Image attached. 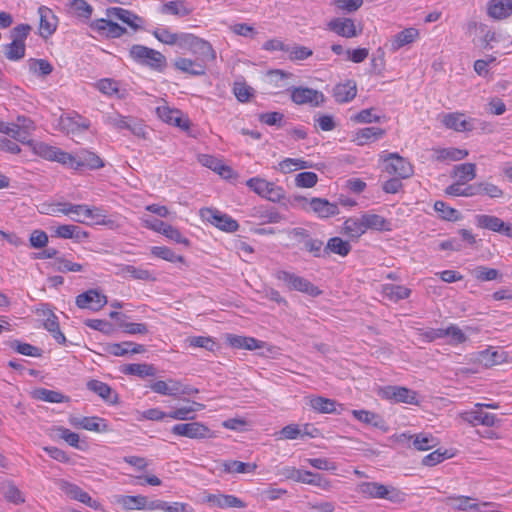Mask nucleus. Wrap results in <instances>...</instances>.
Wrapping results in <instances>:
<instances>
[{
  "label": "nucleus",
  "instance_id": "25",
  "mask_svg": "<svg viewBox=\"0 0 512 512\" xmlns=\"http://www.w3.org/2000/svg\"><path fill=\"white\" fill-rule=\"evenodd\" d=\"M106 15L108 17H114L124 22L132 29H139L140 25L137 22H142V19L134 14L133 12L126 10L121 7H110L106 10Z\"/></svg>",
  "mask_w": 512,
  "mask_h": 512
},
{
  "label": "nucleus",
  "instance_id": "55",
  "mask_svg": "<svg viewBox=\"0 0 512 512\" xmlns=\"http://www.w3.org/2000/svg\"><path fill=\"white\" fill-rule=\"evenodd\" d=\"M5 47V56L7 59L17 61L25 56V43L12 40L10 44Z\"/></svg>",
  "mask_w": 512,
  "mask_h": 512
},
{
  "label": "nucleus",
  "instance_id": "9",
  "mask_svg": "<svg viewBox=\"0 0 512 512\" xmlns=\"http://www.w3.org/2000/svg\"><path fill=\"white\" fill-rule=\"evenodd\" d=\"M174 435L191 439H205L212 436L211 430L200 422L180 423L171 428Z\"/></svg>",
  "mask_w": 512,
  "mask_h": 512
},
{
  "label": "nucleus",
  "instance_id": "18",
  "mask_svg": "<svg viewBox=\"0 0 512 512\" xmlns=\"http://www.w3.org/2000/svg\"><path fill=\"white\" fill-rule=\"evenodd\" d=\"M328 29L345 38H353L358 35L355 23L350 18H334L328 23Z\"/></svg>",
  "mask_w": 512,
  "mask_h": 512
},
{
  "label": "nucleus",
  "instance_id": "10",
  "mask_svg": "<svg viewBox=\"0 0 512 512\" xmlns=\"http://www.w3.org/2000/svg\"><path fill=\"white\" fill-rule=\"evenodd\" d=\"M475 222L479 228L501 233L509 238H512V225L504 222L497 216L478 214L475 216Z\"/></svg>",
  "mask_w": 512,
  "mask_h": 512
},
{
  "label": "nucleus",
  "instance_id": "16",
  "mask_svg": "<svg viewBox=\"0 0 512 512\" xmlns=\"http://www.w3.org/2000/svg\"><path fill=\"white\" fill-rule=\"evenodd\" d=\"M90 28L100 36L107 38H119L126 33V28L116 22L104 18L97 19L90 24Z\"/></svg>",
  "mask_w": 512,
  "mask_h": 512
},
{
  "label": "nucleus",
  "instance_id": "6",
  "mask_svg": "<svg viewBox=\"0 0 512 512\" xmlns=\"http://www.w3.org/2000/svg\"><path fill=\"white\" fill-rule=\"evenodd\" d=\"M381 158H383L385 163V171L388 174L396 175L402 179H407L412 176V165L398 153H389L386 156L381 155Z\"/></svg>",
  "mask_w": 512,
  "mask_h": 512
},
{
  "label": "nucleus",
  "instance_id": "60",
  "mask_svg": "<svg viewBox=\"0 0 512 512\" xmlns=\"http://www.w3.org/2000/svg\"><path fill=\"white\" fill-rule=\"evenodd\" d=\"M70 7L80 18L88 20L92 16L93 7L85 0H73L70 3Z\"/></svg>",
  "mask_w": 512,
  "mask_h": 512
},
{
  "label": "nucleus",
  "instance_id": "7",
  "mask_svg": "<svg viewBox=\"0 0 512 512\" xmlns=\"http://www.w3.org/2000/svg\"><path fill=\"white\" fill-rule=\"evenodd\" d=\"M107 296L98 289H89L79 294L75 299V304L80 309H89L97 312L107 304Z\"/></svg>",
  "mask_w": 512,
  "mask_h": 512
},
{
  "label": "nucleus",
  "instance_id": "22",
  "mask_svg": "<svg viewBox=\"0 0 512 512\" xmlns=\"http://www.w3.org/2000/svg\"><path fill=\"white\" fill-rule=\"evenodd\" d=\"M174 67L191 76H202L206 73V67L201 61L197 59L192 60L189 58L179 57L174 61Z\"/></svg>",
  "mask_w": 512,
  "mask_h": 512
},
{
  "label": "nucleus",
  "instance_id": "43",
  "mask_svg": "<svg viewBox=\"0 0 512 512\" xmlns=\"http://www.w3.org/2000/svg\"><path fill=\"white\" fill-rule=\"evenodd\" d=\"M465 184L466 183L455 182V183L449 185L445 189V193L447 195H451V196H463V197L476 196L478 193V191L476 189V183L464 187Z\"/></svg>",
  "mask_w": 512,
  "mask_h": 512
},
{
  "label": "nucleus",
  "instance_id": "13",
  "mask_svg": "<svg viewBox=\"0 0 512 512\" xmlns=\"http://www.w3.org/2000/svg\"><path fill=\"white\" fill-rule=\"evenodd\" d=\"M397 440L403 444L406 442H411V444H408V446H412L418 451H426L434 448L437 445L436 438L428 433H419L415 435L402 433L397 437Z\"/></svg>",
  "mask_w": 512,
  "mask_h": 512
},
{
  "label": "nucleus",
  "instance_id": "27",
  "mask_svg": "<svg viewBox=\"0 0 512 512\" xmlns=\"http://www.w3.org/2000/svg\"><path fill=\"white\" fill-rule=\"evenodd\" d=\"M312 211L320 218H328L339 213L338 206L323 198H312L309 201Z\"/></svg>",
  "mask_w": 512,
  "mask_h": 512
},
{
  "label": "nucleus",
  "instance_id": "30",
  "mask_svg": "<svg viewBox=\"0 0 512 512\" xmlns=\"http://www.w3.org/2000/svg\"><path fill=\"white\" fill-rule=\"evenodd\" d=\"M356 93V83L352 80L338 84L333 89V96L338 103H345L353 100Z\"/></svg>",
  "mask_w": 512,
  "mask_h": 512
},
{
  "label": "nucleus",
  "instance_id": "49",
  "mask_svg": "<svg viewBox=\"0 0 512 512\" xmlns=\"http://www.w3.org/2000/svg\"><path fill=\"white\" fill-rule=\"evenodd\" d=\"M302 245V249L313 257L325 258V246L322 240L310 236Z\"/></svg>",
  "mask_w": 512,
  "mask_h": 512
},
{
  "label": "nucleus",
  "instance_id": "20",
  "mask_svg": "<svg viewBox=\"0 0 512 512\" xmlns=\"http://www.w3.org/2000/svg\"><path fill=\"white\" fill-rule=\"evenodd\" d=\"M206 501L213 507L225 509V508H244L246 504L238 497L234 495L224 494H209L206 497Z\"/></svg>",
  "mask_w": 512,
  "mask_h": 512
},
{
  "label": "nucleus",
  "instance_id": "36",
  "mask_svg": "<svg viewBox=\"0 0 512 512\" xmlns=\"http://www.w3.org/2000/svg\"><path fill=\"white\" fill-rule=\"evenodd\" d=\"M364 221V227L367 231L368 229L377 230V231H389L391 230V224L388 220L378 214H370L365 213L362 215Z\"/></svg>",
  "mask_w": 512,
  "mask_h": 512
},
{
  "label": "nucleus",
  "instance_id": "50",
  "mask_svg": "<svg viewBox=\"0 0 512 512\" xmlns=\"http://www.w3.org/2000/svg\"><path fill=\"white\" fill-rule=\"evenodd\" d=\"M310 406L319 413H332L336 410V402L334 400L321 396L311 398Z\"/></svg>",
  "mask_w": 512,
  "mask_h": 512
},
{
  "label": "nucleus",
  "instance_id": "19",
  "mask_svg": "<svg viewBox=\"0 0 512 512\" xmlns=\"http://www.w3.org/2000/svg\"><path fill=\"white\" fill-rule=\"evenodd\" d=\"M443 124L457 132L472 131L474 129L473 120H467L462 113H448L443 116Z\"/></svg>",
  "mask_w": 512,
  "mask_h": 512
},
{
  "label": "nucleus",
  "instance_id": "11",
  "mask_svg": "<svg viewBox=\"0 0 512 512\" xmlns=\"http://www.w3.org/2000/svg\"><path fill=\"white\" fill-rule=\"evenodd\" d=\"M382 398L406 404H417V393L402 386H385L380 389Z\"/></svg>",
  "mask_w": 512,
  "mask_h": 512
},
{
  "label": "nucleus",
  "instance_id": "29",
  "mask_svg": "<svg viewBox=\"0 0 512 512\" xmlns=\"http://www.w3.org/2000/svg\"><path fill=\"white\" fill-rule=\"evenodd\" d=\"M227 341L233 348L256 350L265 346V342L260 341L254 337H246L239 335H228Z\"/></svg>",
  "mask_w": 512,
  "mask_h": 512
},
{
  "label": "nucleus",
  "instance_id": "4",
  "mask_svg": "<svg viewBox=\"0 0 512 512\" xmlns=\"http://www.w3.org/2000/svg\"><path fill=\"white\" fill-rule=\"evenodd\" d=\"M33 152L44 159L56 161L64 166L77 170L76 154L72 155L46 143L33 144Z\"/></svg>",
  "mask_w": 512,
  "mask_h": 512
},
{
  "label": "nucleus",
  "instance_id": "44",
  "mask_svg": "<svg viewBox=\"0 0 512 512\" xmlns=\"http://www.w3.org/2000/svg\"><path fill=\"white\" fill-rule=\"evenodd\" d=\"M385 134V130L379 127H366L360 129L356 133V141L358 145H364L371 140L381 138Z\"/></svg>",
  "mask_w": 512,
  "mask_h": 512
},
{
  "label": "nucleus",
  "instance_id": "26",
  "mask_svg": "<svg viewBox=\"0 0 512 512\" xmlns=\"http://www.w3.org/2000/svg\"><path fill=\"white\" fill-rule=\"evenodd\" d=\"M191 52L197 55L196 59L201 61L205 67L207 63L213 62L216 59V52L212 45L208 41L199 37L197 38Z\"/></svg>",
  "mask_w": 512,
  "mask_h": 512
},
{
  "label": "nucleus",
  "instance_id": "52",
  "mask_svg": "<svg viewBox=\"0 0 512 512\" xmlns=\"http://www.w3.org/2000/svg\"><path fill=\"white\" fill-rule=\"evenodd\" d=\"M437 156V160H452V161H459L467 157L468 151L457 149V148H443V149H437L435 150Z\"/></svg>",
  "mask_w": 512,
  "mask_h": 512
},
{
  "label": "nucleus",
  "instance_id": "2",
  "mask_svg": "<svg viewBox=\"0 0 512 512\" xmlns=\"http://www.w3.org/2000/svg\"><path fill=\"white\" fill-rule=\"evenodd\" d=\"M275 277L283 282L291 291H298L312 297H317L322 293V291L308 279L295 273L286 270H278L275 272Z\"/></svg>",
  "mask_w": 512,
  "mask_h": 512
},
{
  "label": "nucleus",
  "instance_id": "21",
  "mask_svg": "<svg viewBox=\"0 0 512 512\" xmlns=\"http://www.w3.org/2000/svg\"><path fill=\"white\" fill-rule=\"evenodd\" d=\"M418 38H419L418 29L413 28V27L406 28L391 38L390 50L392 52H396L399 49H401L402 47L415 42Z\"/></svg>",
  "mask_w": 512,
  "mask_h": 512
},
{
  "label": "nucleus",
  "instance_id": "24",
  "mask_svg": "<svg viewBox=\"0 0 512 512\" xmlns=\"http://www.w3.org/2000/svg\"><path fill=\"white\" fill-rule=\"evenodd\" d=\"M77 156V170L87 168L90 170H97L104 167V161L94 152L89 150H80L76 153Z\"/></svg>",
  "mask_w": 512,
  "mask_h": 512
},
{
  "label": "nucleus",
  "instance_id": "51",
  "mask_svg": "<svg viewBox=\"0 0 512 512\" xmlns=\"http://www.w3.org/2000/svg\"><path fill=\"white\" fill-rule=\"evenodd\" d=\"M470 273L476 280L481 282L496 280L501 276L498 270L486 266H477Z\"/></svg>",
  "mask_w": 512,
  "mask_h": 512
},
{
  "label": "nucleus",
  "instance_id": "8",
  "mask_svg": "<svg viewBox=\"0 0 512 512\" xmlns=\"http://www.w3.org/2000/svg\"><path fill=\"white\" fill-rule=\"evenodd\" d=\"M291 100L297 105L309 104L313 107L321 106L325 97L318 90L308 87H293L291 89Z\"/></svg>",
  "mask_w": 512,
  "mask_h": 512
},
{
  "label": "nucleus",
  "instance_id": "63",
  "mask_svg": "<svg viewBox=\"0 0 512 512\" xmlns=\"http://www.w3.org/2000/svg\"><path fill=\"white\" fill-rule=\"evenodd\" d=\"M127 116H123L118 112L106 113L103 116V122L117 130H124L126 126Z\"/></svg>",
  "mask_w": 512,
  "mask_h": 512
},
{
  "label": "nucleus",
  "instance_id": "15",
  "mask_svg": "<svg viewBox=\"0 0 512 512\" xmlns=\"http://www.w3.org/2000/svg\"><path fill=\"white\" fill-rule=\"evenodd\" d=\"M458 417L471 426H486L492 427L497 421L495 414L483 412L481 408H475L470 411H463L458 414Z\"/></svg>",
  "mask_w": 512,
  "mask_h": 512
},
{
  "label": "nucleus",
  "instance_id": "53",
  "mask_svg": "<svg viewBox=\"0 0 512 512\" xmlns=\"http://www.w3.org/2000/svg\"><path fill=\"white\" fill-rule=\"evenodd\" d=\"M30 72L38 76H47L53 71V66L45 59L28 60Z\"/></svg>",
  "mask_w": 512,
  "mask_h": 512
},
{
  "label": "nucleus",
  "instance_id": "23",
  "mask_svg": "<svg viewBox=\"0 0 512 512\" xmlns=\"http://www.w3.org/2000/svg\"><path fill=\"white\" fill-rule=\"evenodd\" d=\"M446 503L459 511H482V507L488 506V503L478 504L468 496H451L447 498Z\"/></svg>",
  "mask_w": 512,
  "mask_h": 512
},
{
  "label": "nucleus",
  "instance_id": "48",
  "mask_svg": "<svg viewBox=\"0 0 512 512\" xmlns=\"http://www.w3.org/2000/svg\"><path fill=\"white\" fill-rule=\"evenodd\" d=\"M44 327L47 331H49L52 334L53 338L58 343L64 344L66 342V338L60 330L58 318L55 314H49V316L44 321Z\"/></svg>",
  "mask_w": 512,
  "mask_h": 512
},
{
  "label": "nucleus",
  "instance_id": "42",
  "mask_svg": "<svg viewBox=\"0 0 512 512\" xmlns=\"http://www.w3.org/2000/svg\"><path fill=\"white\" fill-rule=\"evenodd\" d=\"M453 174L457 177V182H470L476 178V165L474 163L456 165Z\"/></svg>",
  "mask_w": 512,
  "mask_h": 512
},
{
  "label": "nucleus",
  "instance_id": "33",
  "mask_svg": "<svg viewBox=\"0 0 512 512\" xmlns=\"http://www.w3.org/2000/svg\"><path fill=\"white\" fill-rule=\"evenodd\" d=\"M147 498L142 495H116L115 503L121 505L124 510H141L147 506Z\"/></svg>",
  "mask_w": 512,
  "mask_h": 512
},
{
  "label": "nucleus",
  "instance_id": "59",
  "mask_svg": "<svg viewBox=\"0 0 512 512\" xmlns=\"http://www.w3.org/2000/svg\"><path fill=\"white\" fill-rule=\"evenodd\" d=\"M434 209L436 212L440 214V216L448 221H456L460 218V213L458 210L448 206L443 201H436L434 204Z\"/></svg>",
  "mask_w": 512,
  "mask_h": 512
},
{
  "label": "nucleus",
  "instance_id": "17",
  "mask_svg": "<svg viewBox=\"0 0 512 512\" xmlns=\"http://www.w3.org/2000/svg\"><path fill=\"white\" fill-rule=\"evenodd\" d=\"M38 14L40 17L39 34L46 39L56 31L57 18L53 11L46 6L39 7Z\"/></svg>",
  "mask_w": 512,
  "mask_h": 512
},
{
  "label": "nucleus",
  "instance_id": "31",
  "mask_svg": "<svg viewBox=\"0 0 512 512\" xmlns=\"http://www.w3.org/2000/svg\"><path fill=\"white\" fill-rule=\"evenodd\" d=\"M0 492L9 503L20 505L25 502L23 493L12 481L4 480L0 482Z\"/></svg>",
  "mask_w": 512,
  "mask_h": 512
},
{
  "label": "nucleus",
  "instance_id": "47",
  "mask_svg": "<svg viewBox=\"0 0 512 512\" xmlns=\"http://www.w3.org/2000/svg\"><path fill=\"white\" fill-rule=\"evenodd\" d=\"M223 470L226 473H252L257 468L254 463H244L237 460L225 461L222 464Z\"/></svg>",
  "mask_w": 512,
  "mask_h": 512
},
{
  "label": "nucleus",
  "instance_id": "45",
  "mask_svg": "<svg viewBox=\"0 0 512 512\" xmlns=\"http://www.w3.org/2000/svg\"><path fill=\"white\" fill-rule=\"evenodd\" d=\"M298 482L315 485L324 490H329L331 488V482L322 477L320 474H314L310 471H302L300 478H298Z\"/></svg>",
  "mask_w": 512,
  "mask_h": 512
},
{
  "label": "nucleus",
  "instance_id": "57",
  "mask_svg": "<svg viewBox=\"0 0 512 512\" xmlns=\"http://www.w3.org/2000/svg\"><path fill=\"white\" fill-rule=\"evenodd\" d=\"M54 268L58 272L68 273V272H81L83 270V265L79 263L72 262L65 257H57L54 261Z\"/></svg>",
  "mask_w": 512,
  "mask_h": 512
},
{
  "label": "nucleus",
  "instance_id": "62",
  "mask_svg": "<svg viewBox=\"0 0 512 512\" xmlns=\"http://www.w3.org/2000/svg\"><path fill=\"white\" fill-rule=\"evenodd\" d=\"M120 274H128L132 278L137 280H150L152 279L151 273L142 268L135 267L133 265H121L120 266Z\"/></svg>",
  "mask_w": 512,
  "mask_h": 512
},
{
  "label": "nucleus",
  "instance_id": "56",
  "mask_svg": "<svg viewBox=\"0 0 512 512\" xmlns=\"http://www.w3.org/2000/svg\"><path fill=\"white\" fill-rule=\"evenodd\" d=\"M96 87L105 95L112 96L117 94L119 98H124V94H119L118 82L113 79H101L96 83Z\"/></svg>",
  "mask_w": 512,
  "mask_h": 512
},
{
  "label": "nucleus",
  "instance_id": "12",
  "mask_svg": "<svg viewBox=\"0 0 512 512\" xmlns=\"http://www.w3.org/2000/svg\"><path fill=\"white\" fill-rule=\"evenodd\" d=\"M106 217V211L100 207L78 204L76 216H72V220L78 223H84L85 219H91L95 224L106 225L108 223Z\"/></svg>",
  "mask_w": 512,
  "mask_h": 512
},
{
  "label": "nucleus",
  "instance_id": "41",
  "mask_svg": "<svg viewBox=\"0 0 512 512\" xmlns=\"http://www.w3.org/2000/svg\"><path fill=\"white\" fill-rule=\"evenodd\" d=\"M122 372L127 375H136L143 378L146 376H154L156 374V369L151 364L133 363L124 365Z\"/></svg>",
  "mask_w": 512,
  "mask_h": 512
},
{
  "label": "nucleus",
  "instance_id": "39",
  "mask_svg": "<svg viewBox=\"0 0 512 512\" xmlns=\"http://www.w3.org/2000/svg\"><path fill=\"white\" fill-rule=\"evenodd\" d=\"M33 397L37 400H41V401H45V402H49V403H63V402L69 401L68 396H65L64 394H62L58 391L49 390L46 388H38V389L34 390Z\"/></svg>",
  "mask_w": 512,
  "mask_h": 512
},
{
  "label": "nucleus",
  "instance_id": "34",
  "mask_svg": "<svg viewBox=\"0 0 512 512\" xmlns=\"http://www.w3.org/2000/svg\"><path fill=\"white\" fill-rule=\"evenodd\" d=\"M193 9L187 5L184 0L169 1L164 3L160 12L162 14L174 15L179 17L188 16L192 13Z\"/></svg>",
  "mask_w": 512,
  "mask_h": 512
},
{
  "label": "nucleus",
  "instance_id": "38",
  "mask_svg": "<svg viewBox=\"0 0 512 512\" xmlns=\"http://www.w3.org/2000/svg\"><path fill=\"white\" fill-rule=\"evenodd\" d=\"M199 161L203 166L217 172L223 177H228L231 173V169L214 156L203 154L199 156Z\"/></svg>",
  "mask_w": 512,
  "mask_h": 512
},
{
  "label": "nucleus",
  "instance_id": "32",
  "mask_svg": "<svg viewBox=\"0 0 512 512\" xmlns=\"http://www.w3.org/2000/svg\"><path fill=\"white\" fill-rule=\"evenodd\" d=\"M87 388L99 395L106 402L111 404L117 403V394L113 393L111 387L108 384L99 380H91L87 383Z\"/></svg>",
  "mask_w": 512,
  "mask_h": 512
},
{
  "label": "nucleus",
  "instance_id": "35",
  "mask_svg": "<svg viewBox=\"0 0 512 512\" xmlns=\"http://www.w3.org/2000/svg\"><path fill=\"white\" fill-rule=\"evenodd\" d=\"M324 251L325 258L329 257L331 253L345 257L350 253L351 245L348 241H345L340 237H332L325 245Z\"/></svg>",
  "mask_w": 512,
  "mask_h": 512
},
{
  "label": "nucleus",
  "instance_id": "40",
  "mask_svg": "<svg viewBox=\"0 0 512 512\" xmlns=\"http://www.w3.org/2000/svg\"><path fill=\"white\" fill-rule=\"evenodd\" d=\"M60 489L71 499L77 500L81 503L89 502L90 495L85 492L83 489H81L79 486L67 482V481H61L60 483Z\"/></svg>",
  "mask_w": 512,
  "mask_h": 512
},
{
  "label": "nucleus",
  "instance_id": "3",
  "mask_svg": "<svg viewBox=\"0 0 512 512\" xmlns=\"http://www.w3.org/2000/svg\"><path fill=\"white\" fill-rule=\"evenodd\" d=\"M129 55L136 62L155 70L161 71L166 65V58L162 53L144 45H133Z\"/></svg>",
  "mask_w": 512,
  "mask_h": 512
},
{
  "label": "nucleus",
  "instance_id": "54",
  "mask_svg": "<svg viewBox=\"0 0 512 512\" xmlns=\"http://www.w3.org/2000/svg\"><path fill=\"white\" fill-rule=\"evenodd\" d=\"M151 254L155 257L161 258L172 263L184 261V258L182 256L175 254L173 250L165 246L152 247Z\"/></svg>",
  "mask_w": 512,
  "mask_h": 512
},
{
  "label": "nucleus",
  "instance_id": "1",
  "mask_svg": "<svg viewBox=\"0 0 512 512\" xmlns=\"http://www.w3.org/2000/svg\"><path fill=\"white\" fill-rule=\"evenodd\" d=\"M357 492L366 498L386 499L394 504H399L406 500V494L400 489L378 482H362L357 486Z\"/></svg>",
  "mask_w": 512,
  "mask_h": 512
},
{
  "label": "nucleus",
  "instance_id": "46",
  "mask_svg": "<svg viewBox=\"0 0 512 512\" xmlns=\"http://www.w3.org/2000/svg\"><path fill=\"white\" fill-rule=\"evenodd\" d=\"M345 233L352 238H359L366 230L362 216L360 218L351 217L344 222Z\"/></svg>",
  "mask_w": 512,
  "mask_h": 512
},
{
  "label": "nucleus",
  "instance_id": "61",
  "mask_svg": "<svg viewBox=\"0 0 512 512\" xmlns=\"http://www.w3.org/2000/svg\"><path fill=\"white\" fill-rule=\"evenodd\" d=\"M82 429L94 432H106L108 426L104 419L98 417H82Z\"/></svg>",
  "mask_w": 512,
  "mask_h": 512
},
{
  "label": "nucleus",
  "instance_id": "14",
  "mask_svg": "<svg viewBox=\"0 0 512 512\" xmlns=\"http://www.w3.org/2000/svg\"><path fill=\"white\" fill-rule=\"evenodd\" d=\"M157 116L165 123L176 126L182 130H188L190 121L178 109H172L168 106H159L156 109Z\"/></svg>",
  "mask_w": 512,
  "mask_h": 512
},
{
  "label": "nucleus",
  "instance_id": "5",
  "mask_svg": "<svg viewBox=\"0 0 512 512\" xmlns=\"http://www.w3.org/2000/svg\"><path fill=\"white\" fill-rule=\"evenodd\" d=\"M200 216L224 232L232 233L239 229V224L235 219L215 208H202Z\"/></svg>",
  "mask_w": 512,
  "mask_h": 512
},
{
  "label": "nucleus",
  "instance_id": "64",
  "mask_svg": "<svg viewBox=\"0 0 512 512\" xmlns=\"http://www.w3.org/2000/svg\"><path fill=\"white\" fill-rule=\"evenodd\" d=\"M272 182L260 177H253L246 181V186L250 188L254 193L262 197L265 195L266 190L270 187Z\"/></svg>",
  "mask_w": 512,
  "mask_h": 512
},
{
  "label": "nucleus",
  "instance_id": "58",
  "mask_svg": "<svg viewBox=\"0 0 512 512\" xmlns=\"http://www.w3.org/2000/svg\"><path fill=\"white\" fill-rule=\"evenodd\" d=\"M190 347L204 348L207 351H214L217 346L212 337L209 336H191L186 339Z\"/></svg>",
  "mask_w": 512,
  "mask_h": 512
},
{
  "label": "nucleus",
  "instance_id": "28",
  "mask_svg": "<svg viewBox=\"0 0 512 512\" xmlns=\"http://www.w3.org/2000/svg\"><path fill=\"white\" fill-rule=\"evenodd\" d=\"M204 407V404L192 401L190 406L176 408L168 412L167 415L169 418L179 421L194 420L196 417L195 413L203 410Z\"/></svg>",
  "mask_w": 512,
  "mask_h": 512
},
{
  "label": "nucleus",
  "instance_id": "37",
  "mask_svg": "<svg viewBox=\"0 0 512 512\" xmlns=\"http://www.w3.org/2000/svg\"><path fill=\"white\" fill-rule=\"evenodd\" d=\"M382 293L387 299L398 302L408 298L411 294V290L401 285L385 284L382 287Z\"/></svg>",
  "mask_w": 512,
  "mask_h": 512
}]
</instances>
